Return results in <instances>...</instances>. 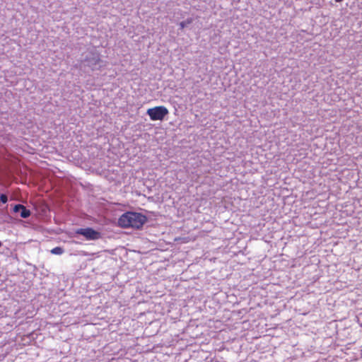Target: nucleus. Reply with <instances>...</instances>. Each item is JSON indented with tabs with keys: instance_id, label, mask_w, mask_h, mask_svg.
Wrapping results in <instances>:
<instances>
[{
	"instance_id": "f03ea898",
	"label": "nucleus",
	"mask_w": 362,
	"mask_h": 362,
	"mask_svg": "<svg viewBox=\"0 0 362 362\" xmlns=\"http://www.w3.org/2000/svg\"><path fill=\"white\" fill-rule=\"evenodd\" d=\"M168 113L169 111L168 108L163 105L156 106L154 107L149 108L146 111V114L153 121H162L168 115Z\"/></svg>"
},
{
	"instance_id": "20e7f679",
	"label": "nucleus",
	"mask_w": 362,
	"mask_h": 362,
	"mask_svg": "<svg viewBox=\"0 0 362 362\" xmlns=\"http://www.w3.org/2000/svg\"><path fill=\"white\" fill-rule=\"evenodd\" d=\"M86 61L88 62V65L92 67V69H94V66L98 65L100 62L101 59L98 54L93 53L90 57H87Z\"/></svg>"
},
{
	"instance_id": "7ed1b4c3",
	"label": "nucleus",
	"mask_w": 362,
	"mask_h": 362,
	"mask_svg": "<svg viewBox=\"0 0 362 362\" xmlns=\"http://www.w3.org/2000/svg\"><path fill=\"white\" fill-rule=\"evenodd\" d=\"M76 233L81 235L88 240H95L100 238V233L95 230L92 228H78L76 230Z\"/></svg>"
},
{
	"instance_id": "39448f33",
	"label": "nucleus",
	"mask_w": 362,
	"mask_h": 362,
	"mask_svg": "<svg viewBox=\"0 0 362 362\" xmlns=\"http://www.w3.org/2000/svg\"><path fill=\"white\" fill-rule=\"evenodd\" d=\"M20 215L22 218H28L30 216V210L27 209L25 208V206H24L23 205H22V208H21V212H20Z\"/></svg>"
},
{
	"instance_id": "423d86ee",
	"label": "nucleus",
	"mask_w": 362,
	"mask_h": 362,
	"mask_svg": "<svg viewBox=\"0 0 362 362\" xmlns=\"http://www.w3.org/2000/svg\"><path fill=\"white\" fill-rule=\"evenodd\" d=\"M64 252V250L61 247H56L51 250V253L53 255H62Z\"/></svg>"
},
{
	"instance_id": "1a4fd4ad",
	"label": "nucleus",
	"mask_w": 362,
	"mask_h": 362,
	"mask_svg": "<svg viewBox=\"0 0 362 362\" xmlns=\"http://www.w3.org/2000/svg\"><path fill=\"white\" fill-rule=\"evenodd\" d=\"M21 208H22V205L21 204H17V205H15V206L13 207V211L15 212H21Z\"/></svg>"
},
{
	"instance_id": "f257e3e1",
	"label": "nucleus",
	"mask_w": 362,
	"mask_h": 362,
	"mask_svg": "<svg viewBox=\"0 0 362 362\" xmlns=\"http://www.w3.org/2000/svg\"><path fill=\"white\" fill-rule=\"evenodd\" d=\"M147 217L138 212L127 211L118 219V226L122 228L141 229L146 223Z\"/></svg>"
},
{
	"instance_id": "6e6552de",
	"label": "nucleus",
	"mask_w": 362,
	"mask_h": 362,
	"mask_svg": "<svg viewBox=\"0 0 362 362\" xmlns=\"http://www.w3.org/2000/svg\"><path fill=\"white\" fill-rule=\"evenodd\" d=\"M8 201V197L6 194H1L0 195V202H2L3 204L6 203Z\"/></svg>"
},
{
	"instance_id": "0eeeda50",
	"label": "nucleus",
	"mask_w": 362,
	"mask_h": 362,
	"mask_svg": "<svg viewBox=\"0 0 362 362\" xmlns=\"http://www.w3.org/2000/svg\"><path fill=\"white\" fill-rule=\"evenodd\" d=\"M193 21V19L192 18H187L186 21H182L180 23V28L181 29H183L185 28L187 25L189 24H191Z\"/></svg>"
}]
</instances>
